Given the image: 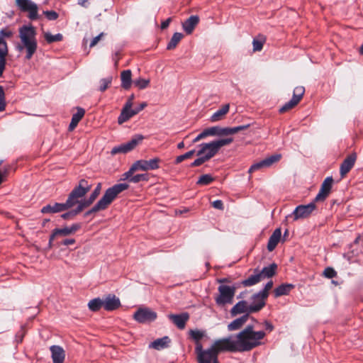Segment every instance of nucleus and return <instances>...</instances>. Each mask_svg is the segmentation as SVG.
Listing matches in <instances>:
<instances>
[{"label":"nucleus","instance_id":"nucleus-43","mask_svg":"<svg viewBox=\"0 0 363 363\" xmlns=\"http://www.w3.org/2000/svg\"><path fill=\"white\" fill-rule=\"evenodd\" d=\"M96 198V196L91 194L90 196L87 199L81 200L79 206L82 210H83L84 208L89 206L95 201Z\"/></svg>","mask_w":363,"mask_h":363},{"label":"nucleus","instance_id":"nucleus-41","mask_svg":"<svg viewBox=\"0 0 363 363\" xmlns=\"http://www.w3.org/2000/svg\"><path fill=\"white\" fill-rule=\"evenodd\" d=\"M8 55V46L6 42L0 37V60L6 59Z\"/></svg>","mask_w":363,"mask_h":363},{"label":"nucleus","instance_id":"nucleus-20","mask_svg":"<svg viewBox=\"0 0 363 363\" xmlns=\"http://www.w3.org/2000/svg\"><path fill=\"white\" fill-rule=\"evenodd\" d=\"M53 363H63L65 358V352L58 345H52L50 348Z\"/></svg>","mask_w":363,"mask_h":363},{"label":"nucleus","instance_id":"nucleus-55","mask_svg":"<svg viewBox=\"0 0 363 363\" xmlns=\"http://www.w3.org/2000/svg\"><path fill=\"white\" fill-rule=\"evenodd\" d=\"M209 135V133L208 132V128L205 129L202 133H201L200 134H199L193 140V143H197L199 142L200 140L207 137Z\"/></svg>","mask_w":363,"mask_h":363},{"label":"nucleus","instance_id":"nucleus-29","mask_svg":"<svg viewBox=\"0 0 363 363\" xmlns=\"http://www.w3.org/2000/svg\"><path fill=\"white\" fill-rule=\"evenodd\" d=\"M272 286H273V282H272V281H269L266 284V285L264 286V288L262 291L255 294V298H259L260 299L259 303H262L264 304V306H265V299L268 296L269 291L272 288Z\"/></svg>","mask_w":363,"mask_h":363},{"label":"nucleus","instance_id":"nucleus-13","mask_svg":"<svg viewBox=\"0 0 363 363\" xmlns=\"http://www.w3.org/2000/svg\"><path fill=\"white\" fill-rule=\"evenodd\" d=\"M160 159L157 157L151 159L150 160H140L133 163L134 168L136 170L147 171L153 170L159 168Z\"/></svg>","mask_w":363,"mask_h":363},{"label":"nucleus","instance_id":"nucleus-12","mask_svg":"<svg viewBox=\"0 0 363 363\" xmlns=\"http://www.w3.org/2000/svg\"><path fill=\"white\" fill-rule=\"evenodd\" d=\"M143 140V135H136L128 143L114 147L111 150V154L116 155L118 153H126L133 150L140 143L142 142Z\"/></svg>","mask_w":363,"mask_h":363},{"label":"nucleus","instance_id":"nucleus-35","mask_svg":"<svg viewBox=\"0 0 363 363\" xmlns=\"http://www.w3.org/2000/svg\"><path fill=\"white\" fill-rule=\"evenodd\" d=\"M88 307L90 311L96 312L103 307L102 298H95L88 303Z\"/></svg>","mask_w":363,"mask_h":363},{"label":"nucleus","instance_id":"nucleus-60","mask_svg":"<svg viewBox=\"0 0 363 363\" xmlns=\"http://www.w3.org/2000/svg\"><path fill=\"white\" fill-rule=\"evenodd\" d=\"M70 234L75 233L81 228V225L79 223H74L70 227H67Z\"/></svg>","mask_w":363,"mask_h":363},{"label":"nucleus","instance_id":"nucleus-59","mask_svg":"<svg viewBox=\"0 0 363 363\" xmlns=\"http://www.w3.org/2000/svg\"><path fill=\"white\" fill-rule=\"evenodd\" d=\"M103 35H104V33H101L99 35H98L97 36L94 38L89 45L90 48L94 47L98 43V42L101 40V38Z\"/></svg>","mask_w":363,"mask_h":363},{"label":"nucleus","instance_id":"nucleus-30","mask_svg":"<svg viewBox=\"0 0 363 363\" xmlns=\"http://www.w3.org/2000/svg\"><path fill=\"white\" fill-rule=\"evenodd\" d=\"M277 266L276 264H272L268 267H264L262 271L258 272L259 274L261 277L262 280L266 278H271L275 274V271Z\"/></svg>","mask_w":363,"mask_h":363},{"label":"nucleus","instance_id":"nucleus-23","mask_svg":"<svg viewBox=\"0 0 363 363\" xmlns=\"http://www.w3.org/2000/svg\"><path fill=\"white\" fill-rule=\"evenodd\" d=\"M281 231L280 228H277L272 235L270 236L268 244H267V249L269 252L273 251L275 247H277V244L281 240Z\"/></svg>","mask_w":363,"mask_h":363},{"label":"nucleus","instance_id":"nucleus-9","mask_svg":"<svg viewBox=\"0 0 363 363\" xmlns=\"http://www.w3.org/2000/svg\"><path fill=\"white\" fill-rule=\"evenodd\" d=\"M16 5L23 12H28L29 19L33 21L39 18L38 5L31 0H16Z\"/></svg>","mask_w":363,"mask_h":363},{"label":"nucleus","instance_id":"nucleus-22","mask_svg":"<svg viewBox=\"0 0 363 363\" xmlns=\"http://www.w3.org/2000/svg\"><path fill=\"white\" fill-rule=\"evenodd\" d=\"M355 160V155H351L345 159L340 166V174L342 177L350 171L354 164Z\"/></svg>","mask_w":363,"mask_h":363},{"label":"nucleus","instance_id":"nucleus-61","mask_svg":"<svg viewBox=\"0 0 363 363\" xmlns=\"http://www.w3.org/2000/svg\"><path fill=\"white\" fill-rule=\"evenodd\" d=\"M101 190V183H98L96 188L94 189V190L93 191V192L91 194H94V196L98 197L99 195L100 194Z\"/></svg>","mask_w":363,"mask_h":363},{"label":"nucleus","instance_id":"nucleus-39","mask_svg":"<svg viewBox=\"0 0 363 363\" xmlns=\"http://www.w3.org/2000/svg\"><path fill=\"white\" fill-rule=\"evenodd\" d=\"M214 181V178L209 174L201 175L198 179L196 184L198 185H208Z\"/></svg>","mask_w":363,"mask_h":363},{"label":"nucleus","instance_id":"nucleus-11","mask_svg":"<svg viewBox=\"0 0 363 363\" xmlns=\"http://www.w3.org/2000/svg\"><path fill=\"white\" fill-rule=\"evenodd\" d=\"M249 125H240L233 128H221L213 126L208 128L209 135L224 136L234 135L240 130L246 129Z\"/></svg>","mask_w":363,"mask_h":363},{"label":"nucleus","instance_id":"nucleus-45","mask_svg":"<svg viewBox=\"0 0 363 363\" xmlns=\"http://www.w3.org/2000/svg\"><path fill=\"white\" fill-rule=\"evenodd\" d=\"M82 210L80 208L79 206H77V208L72 211H70L67 213H63L61 217L64 219H70L74 218L77 214L80 213Z\"/></svg>","mask_w":363,"mask_h":363},{"label":"nucleus","instance_id":"nucleus-51","mask_svg":"<svg viewBox=\"0 0 363 363\" xmlns=\"http://www.w3.org/2000/svg\"><path fill=\"white\" fill-rule=\"evenodd\" d=\"M43 13L50 21H54L58 18V13L54 11H45Z\"/></svg>","mask_w":363,"mask_h":363},{"label":"nucleus","instance_id":"nucleus-19","mask_svg":"<svg viewBox=\"0 0 363 363\" xmlns=\"http://www.w3.org/2000/svg\"><path fill=\"white\" fill-rule=\"evenodd\" d=\"M69 208H70L67 206V201L65 203H54L43 206L41 209V212L43 213H55L66 211Z\"/></svg>","mask_w":363,"mask_h":363},{"label":"nucleus","instance_id":"nucleus-18","mask_svg":"<svg viewBox=\"0 0 363 363\" xmlns=\"http://www.w3.org/2000/svg\"><path fill=\"white\" fill-rule=\"evenodd\" d=\"M103 308L108 311H114L118 308L121 306L120 299L113 294H108L104 298Z\"/></svg>","mask_w":363,"mask_h":363},{"label":"nucleus","instance_id":"nucleus-21","mask_svg":"<svg viewBox=\"0 0 363 363\" xmlns=\"http://www.w3.org/2000/svg\"><path fill=\"white\" fill-rule=\"evenodd\" d=\"M189 318V316L186 313H183L179 315H169V318L180 329H183L185 327Z\"/></svg>","mask_w":363,"mask_h":363},{"label":"nucleus","instance_id":"nucleus-62","mask_svg":"<svg viewBox=\"0 0 363 363\" xmlns=\"http://www.w3.org/2000/svg\"><path fill=\"white\" fill-rule=\"evenodd\" d=\"M6 66V59L0 60V77L2 76Z\"/></svg>","mask_w":363,"mask_h":363},{"label":"nucleus","instance_id":"nucleus-46","mask_svg":"<svg viewBox=\"0 0 363 363\" xmlns=\"http://www.w3.org/2000/svg\"><path fill=\"white\" fill-rule=\"evenodd\" d=\"M194 153H195V150H193L186 152L184 155L177 157V158L175 160V163L179 164L186 159L191 158L194 155Z\"/></svg>","mask_w":363,"mask_h":363},{"label":"nucleus","instance_id":"nucleus-53","mask_svg":"<svg viewBox=\"0 0 363 363\" xmlns=\"http://www.w3.org/2000/svg\"><path fill=\"white\" fill-rule=\"evenodd\" d=\"M323 274L327 278H333L336 276L337 273L331 267H327L324 272Z\"/></svg>","mask_w":363,"mask_h":363},{"label":"nucleus","instance_id":"nucleus-2","mask_svg":"<svg viewBox=\"0 0 363 363\" xmlns=\"http://www.w3.org/2000/svg\"><path fill=\"white\" fill-rule=\"evenodd\" d=\"M18 32L21 43L16 45V49L20 52H25V58L30 60L38 48L36 30L33 26L25 25L19 28Z\"/></svg>","mask_w":363,"mask_h":363},{"label":"nucleus","instance_id":"nucleus-5","mask_svg":"<svg viewBox=\"0 0 363 363\" xmlns=\"http://www.w3.org/2000/svg\"><path fill=\"white\" fill-rule=\"evenodd\" d=\"M91 189V184L85 179H81L79 184L75 186L68 196L67 199V206L69 208L73 207L76 204L79 205L82 198Z\"/></svg>","mask_w":363,"mask_h":363},{"label":"nucleus","instance_id":"nucleus-15","mask_svg":"<svg viewBox=\"0 0 363 363\" xmlns=\"http://www.w3.org/2000/svg\"><path fill=\"white\" fill-rule=\"evenodd\" d=\"M133 317L138 322L144 323L154 320L157 315L156 313L148 308H140L135 313Z\"/></svg>","mask_w":363,"mask_h":363},{"label":"nucleus","instance_id":"nucleus-38","mask_svg":"<svg viewBox=\"0 0 363 363\" xmlns=\"http://www.w3.org/2000/svg\"><path fill=\"white\" fill-rule=\"evenodd\" d=\"M112 79L113 77L111 76H108L106 78L101 79L99 81V90L101 92L106 91L107 88L111 85Z\"/></svg>","mask_w":363,"mask_h":363},{"label":"nucleus","instance_id":"nucleus-33","mask_svg":"<svg viewBox=\"0 0 363 363\" xmlns=\"http://www.w3.org/2000/svg\"><path fill=\"white\" fill-rule=\"evenodd\" d=\"M262 281L261 277L258 272L250 276L247 279L242 281V284L245 286H251L255 285Z\"/></svg>","mask_w":363,"mask_h":363},{"label":"nucleus","instance_id":"nucleus-64","mask_svg":"<svg viewBox=\"0 0 363 363\" xmlns=\"http://www.w3.org/2000/svg\"><path fill=\"white\" fill-rule=\"evenodd\" d=\"M170 22H171V18H169L166 19L165 21H164L161 23V28L162 29L167 28L169 26Z\"/></svg>","mask_w":363,"mask_h":363},{"label":"nucleus","instance_id":"nucleus-25","mask_svg":"<svg viewBox=\"0 0 363 363\" xmlns=\"http://www.w3.org/2000/svg\"><path fill=\"white\" fill-rule=\"evenodd\" d=\"M199 18L197 16H191L182 23L184 30L187 34H191L196 26L199 23Z\"/></svg>","mask_w":363,"mask_h":363},{"label":"nucleus","instance_id":"nucleus-48","mask_svg":"<svg viewBox=\"0 0 363 363\" xmlns=\"http://www.w3.org/2000/svg\"><path fill=\"white\" fill-rule=\"evenodd\" d=\"M190 335L196 342H199L204 336V332L199 330H190Z\"/></svg>","mask_w":363,"mask_h":363},{"label":"nucleus","instance_id":"nucleus-17","mask_svg":"<svg viewBox=\"0 0 363 363\" xmlns=\"http://www.w3.org/2000/svg\"><path fill=\"white\" fill-rule=\"evenodd\" d=\"M280 158H281L280 155H272L259 162H257V163L252 164L250 167V168L249 169L248 172L250 174H251L258 169L265 168V167H269L274 162H278L280 160Z\"/></svg>","mask_w":363,"mask_h":363},{"label":"nucleus","instance_id":"nucleus-49","mask_svg":"<svg viewBox=\"0 0 363 363\" xmlns=\"http://www.w3.org/2000/svg\"><path fill=\"white\" fill-rule=\"evenodd\" d=\"M6 101H5V93L4 89L0 86V111L5 110Z\"/></svg>","mask_w":363,"mask_h":363},{"label":"nucleus","instance_id":"nucleus-1","mask_svg":"<svg viewBox=\"0 0 363 363\" xmlns=\"http://www.w3.org/2000/svg\"><path fill=\"white\" fill-rule=\"evenodd\" d=\"M265 335L264 331H255L252 325H247L238 334L223 338L221 342L228 352H247L260 345Z\"/></svg>","mask_w":363,"mask_h":363},{"label":"nucleus","instance_id":"nucleus-8","mask_svg":"<svg viewBox=\"0 0 363 363\" xmlns=\"http://www.w3.org/2000/svg\"><path fill=\"white\" fill-rule=\"evenodd\" d=\"M263 307L262 303L257 305H248L245 301H240L231 308L230 313L233 316L244 313L249 315V313L260 311Z\"/></svg>","mask_w":363,"mask_h":363},{"label":"nucleus","instance_id":"nucleus-14","mask_svg":"<svg viewBox=\"0 0 363 363\" xmlns=\"http://www.w3.org/2000/svg\"><path fill=\"white\" fill-rule=\"evenodd\" d=\"M146 106L147 104L145 102H143L138 107L134 108H130L128 110H121V114L118 118V123L119 124H122L126 122L130 118L140 112Z\"/></svg>","mask_w":363,"mask_h":363},{"label":"nucleus","instance_id":"nucleus-63","mask_svg":"<svg viewBox=\"0 0 363 363\" xmlns=\"http://www.w3.org/2000/svg\"><path fill=\"white\" fill-rule=\"evenodd\" d=\"M196 354H197V357L201 352H205V350H203L202 345H201V344L199 342H196Z\"/></svg>","mask_w":363,"mask_h":363},{"label":"nucleus","instance_id":"nucleus-28","mask_svg":"<svg viewBox=\"0 0 363 363\" xmlns=\"http://www.w3.org/2000/svg\"><path fill=\"white\" fill-rule=\"evenodd\" d=\"M85 111L82 108H78L77 113L73 114L72 117L71 123L69 125V130L72 131L73 130L76 126L77 125L78 123L81 121V119L84 116Z\"/></svg>","mask_w":363,"mask_h":363},{"label":"nucleus","instance_id":"nucleus-10","mask_svg":"<svg viewBox=\"0 0 363 363\" xmlns=\"http://www.w3.org/2000/svg\"><path fill=\"white\" fill-rule=\"evenodd\" d=\"M315 209V204L314 202L307 205H299L288 217H293L294 220L304 219L309 217Z\"/></svg>","mask_w":363,"mask_h":363},{"label":"nucleus","instance_id":"nucleus-6","mask_svg":"<svg viewBox=\"0 0 363 363\" xmlns=\"http://www.w3.org/2000/svg\"><path fill=\"white\" fill-rule=\"evenodd\" d=\"M223 338L216 340L212 346L206 350L204 352H201L197 357L199 363H212L218 358V354L220 352L228 351L225 346H223Z\"/></svg>","mask_w":363,"mask_h":363},{"label":"nucleus","instance_id":"nucleus-57","mask_svg":"<svg viewBox=\"0 0 363 363\" xmlns=\"http://www.w3.org/2000/svg\"><path fill=\"white\" fill-rule=\"evenodd\" d=\"M12 35L13 32L8 28L1 29L0 30V37H1V38H3L4 37L10 38L11 36H12Z\"/></svg>","mask_w":363,"mask_h":363},{"label":"nucleus","instance_id":"nucleus-50","mask_svg":"<svg viewBox=\"0 0 363 363\" xmlns=\"http://www.w3.org/2000/svg\"><path fill=\"white\" fill-rule=\"evenodd\" d=\"M264 41L261 40L254 39L252 41L253 50L255 52L262 50L263 48Z\"/></svg>","mask_w":363,"mask_h":363},{"label":"nucleus","instance_id":"nucleus-40","mask_svg":"<svg viewBox=\"0 0 363 363\" xmlns=\"http://www.w3.org/2000/svg\"><path fill=\"white\" fill-rule=\"evenodd\" d=\"M304 92H305V89L303 86H298L295 87V89H294L292 99H295V101H297V102L298 103L301 101V99H302V96H303Z\"/></svg>","mask_w":363,"mask_h":363},{"label":"nucleus","instance_id":"nucleus-56","mask_svg":"<svg viewBox=\"0 0 363 363\" xmlns=\"http://www.w3.org/2000/svg\"><path fill=\"white\" fill-rule=\"evenodd\" d=\"M133 99H134V95L132 94L128 99V100L125 102V104L123 108H122V110H128L130 108H132L133 107Z\"/></svg>","mask_w":363,"mask_h":363},{"label":"nucleus","instance_id":"nucleus-37","mask_svg":"<svg viewBox=\"0 0 363 363\" xmlns=\"http://www.w3.org/2000/svg\"><path fill=\"white\" fill-rule=\"evenodd\" d=\"M44 38L48 43L61 41L63 38L62 35L60 33L52 35L49 32L44 33Z\"/></svg>","mask_w":363,"mask_h":363},{"label":"nucleus","instance_id":"nucleus-24","mask_svg":"<svg viewBox=\"0 0 363 363\" xmlns=\"http://www.w3.org/2000/svg\"><path fill=\"white\" fill-rule=\"evenodd\" d=\"M170 343V339L167 336H164L162 338H158L149 345L150 348H152L157 350H161L169 347Z\"/></svg>","mask_w":363,"mask_h":363},{"label":"nucleus","instance_id":"nucleus-47","mask_svg":"<svg viewBox=\"0 0 363 363\" xmlns=\"http://www.w3.org/2000/svg\"><path fill=\"white\" fill-rule=\"evenodd\" d=\"M148 180V175L147 174H136L135 176H133L130 179V182L133 183H138L141 181H147Z\"/></svg>","mask_w":363,"mask_h":363},{"label":"nucleus","instance_id":"nucleus-58","mask_svg":"<svg viewBox=\"0 0 363 363\" xmlns=\"http://www.w3.org/2000/svg\"><path fill=\"white\" fill-rule=\"evenodd\" d=\"M213 208L219 210L223 209V203L221 200H216L212 203Z\"/></svg>","mask_w":363,"mask_h":363},{"label":"nucleus","instance_id":"nucleus-31","mask_svg":"<svg viewBox=\"0 0 363 363\" xmlns=\"http://www.w3.org/2000/svg\"><path fill=\"white\" fill-rule=\"evenodd\" d=\"M293 288L294 285L292 284H283L274 289V296L279 297L281 296L287 295Z\"/></svg>","mask_w":363,"mask_h":363},{"label":"nucleus","instance_id":"nucleus-27","mask_svg":"<svg viewBox=\"0 0 363 363\" xmlns=\"http://www.w3.org/2000/svg\"><path fill=\"white\" fill-rule=\"evenodd\" d=\"M229 108L230 105L228 104H225L211 116L210 121L214 123L223 120L228 113Z\"/></svg>","mask_w":363,"mask_h":363},{"label":"nucleus","instance_id":"nucleus-42","mask_svg":"<svg viewBox=\"0 0 363 363\" xmlns=\"http://www.w3.org/2000/svg\"><path fill=\"white\" fill-rule=\"evenodd\" d=\"M133 84L139 89H143L148 86L150 84V79L139 78L134 80Z\"/></svg>","mask_w":363,"mask_h":363},{"label":"nucleus","instance_id":"nucleus-7","mask_svg":"<svg viewBox=\"0 0 363 363\" xmlns=\"http://www.w3.org/2000/svg\"><path fill=\"white\" fill-rule=\"evenodd\" d=\"M218 296L216 298V303L218 306H225L228 303H232L235 293V287L227 285H220L218 286Z\"/></svg>","mask_w":363,"mask_h":363},{"label":"nucleus","instance_id":"nucleus-4","mask_svg":"<svg viewBox=\"0 0 363 363\" xmlns=\"http://www.w3.org/2000/svg\"><path fill=\"white\" fill-rule=\"evenodd\" d=\"M233 141V138H227L216 140L208 143H202L200 145L201 149L198 151L197 155H203L206 160H209L216 155L222 147L230 145Z\"/></svg>","mask_w":363,"mask_h":363},{"label":"nucleus","instance_id":"nucleus-52","mask_svg":"<svg viewBox=\"0 0 363 363\" xmlns=\"http://www.w3.org/2000/svg\"><path fill=\"white\" fill-rule=\"evenodd\" d=\"M199 158L195 160L191 164V167H198V166H200L202 164H203L205 162L208 161L207 160H206L205 157L203 155H199Z\"/></svg>","mask_w":363,"mask_h":363},{"label":"nucleus","instance_id":"nucleus-26","mask_svg":"<svg viewBox=\"0 0 363 363\" xmlns=\"http://www.w3.org/2000/svg\"><path fill=\"white\" fill-rule=\"evenodd\" d=\"M249 315L245 314L242 316L236 318L228 325V330L229 331H234L240 329L248 320Z\"/></svg>","mask_w":363,"mask_h":363},{"label":"nucleus","instance_id":"nucleus-54","mask_svg":"<svg viewBox=\"0 0 363 363\" xmlns=\"http://www.w3.org/2000/svg\"><path fill=\"white\" fill-rule=\"evenodd\" d=\"M137 171L135 168H134V164H133L129 170L126 172H125L123 174V179H128L130 181V179L133 177V174Z\"/></svg>","mask_w":363,"mask_h":363},{"label":"nucleus","instance_id":"nucleus-36","mask_svg":"<svg viewBox=\"0 0 363 363\" xmlns=\"http://www.w3.org/2000/svg\"><path fill=\"white\" fill-rule=\"evenodd\" d=\"M70 235L67 227L63 228H56L51 234V240H55L57 237H65Z\"/></svg>","mask_w":363,"mask_h":363},{"label":"nucleus","instance_id":"nucleus-34","mask_svg":"<svg viewBox=\"0 0 363 363\" xmlns=\"http://www.w3.org/2000/svg\"><path fill=\"white\" fill-rule=\"evenodd\" d=\"M184 35L181 33H175L172 35L169 43L167 46V50H173L174 49L179 41L183 38Z\"/></svg>","mask_w":363,"mask_h":363},{"label":"nucleus","instance_id":"nucleus-16","mask_svg":"<svg viewBox=\"0 0 363 363\" xmlns=\"http://www.w3.org/2000/svg\"><path fill=\"white\" fill-rule=\"evenodd\" d=\"M333 184V179L332 177H327L321 184L320 189L315 198V201H324L329 195Z\"/></svg>","mask_w":363,"mask_h":363},{"label":"nucleus","instance_id":"nucleus-3","mask_svg":"<svg viewBox=\"0 0 363 363\" xmlns=\"http://www.w3.org/2000/svg\"><path fill=\"white\" fill-rule=\"evenodd\" d=\"M128 185L125 183H120L108 188L100 200L93 208L86 213V216L105 210L118 196L119 194L126 190Z\"/></svg>","mask_w":363,"mask_h":363},{"label":"nucleus","instance_id":"nucleus-32","mask_svg":"<svg viewBox=\"0 0 363 363\" xmlns=\"http://www.w3.org/2000/svg\"><path fill=\"white\" fill-rule=\"evenodd\" d=\"M131 71L130 69L124 70L121 72V86L125 89H128L131 85Z\"/></svg>","mask_w":363,"mask_h":363},{"label":"nucleus","instance_id":"nucleus-44","mask_svg":"<svg viewBox=\"0 0 363 363\" xmlns=\"http://www.w3.org/2000/svg\"><path fill=\"white\" fill-rule=\"evenodd\" d=\"M298 104V103L297 102V101H296L295 99H291L289 101L286 103L282 107L280 108L279 112L284 113L294 108Z\"/></svg>","mask_w":363,"mask_h":363}]
</instances>
